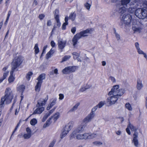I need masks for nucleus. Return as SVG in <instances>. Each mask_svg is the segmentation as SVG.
<instances>
[{
	"label": "nucleus",
	"instance_id": "nucleus-63",
	"mask_svg": "<svg viewBox=\"0 0 147 147\" xmlns=\"http://www.w3.org/2000/svg\"><path fill=\"white\" fill-rule=\"evenodd\" d=\"M19 109L18 110V108H17L16 109H15V115H16L18 114V113L19 112Z\"/></svg>",
	"mask_w": 147,
	"mask_h": 147
},
{
	"label": "nucleus",
	"instance_id": "nucleus-55",
	"mask_svg": "<svg viewBox=\"0 0 147 147\" xmlns=\"http://www.w3.org/2000/svg\"><path fill=\"white\" fill-rule=\"evenodd\" d=\"M57 27H58L57 26H57H55V25H54L53 27V28L51 32V35H52L53 34L54 31L55 30L56 28H57Z\"/></svg>",
	"mask_w": 147,
	"mask_h": 147
},
{
	"label": "nucleus",
	"instance_id": "nucleus-24",
	"mask_svg": "<svg viewBox=\"0 0 147 147\" xmlns=\"http://www.w3.org/2000/svg\"><path fill=\"white\" fill-rule=\"evenodd\" d=\"M42 84V83L37 82L36 85L35 86V91L39 92L40 91Z\"/></svg>",
	"mask_w": 147,
	"mask_h": 147
},
{
	"label": "nucleus",
	"instance_id": "nucleus-2",
	"mask_svg": "<svg viewBox=\"0 0 147 147\" xmlns=\"http://www.w3.org/2000/svg\"><path fill=\"white\" fill-rule=\"evenodd\" d=\"M13 94L11 88H6L5 95L2 97L1 100L0 104V109L4 106V102L5 101L7 104L10 103L13 98Z\"/></svg>",
	"mask_w": 147,
	"mask_h": 147
},
{
	"label": "nucleus",
	"instance_id": "nucleus-34",
	"mask_svg": "<svg viewBox=\"0 0 147 147\" xmlns=\"http://www.w3.org/2000/svg\"><path fill=\"white\" fill-rule=\"evenodd\" d=\"M37 123V120L35 118H33L30 121V124L32 125H34Z\"/></svg>",
	"mask_w": 147,
	"mask_h": 147
},
{
	"label": "nucleus",
	"instance_id": "nucleus-48",
	"mask_svg": "<svg viewBox=\"0 0 147 147\" xmlns=\"http://www.w3.org/2000/svg\"><path fill=\"white\" fill-rule=\"evenodd\" d=\"M45 17V15L44 14L42 13L39 15L38 18L41 20H42Z\"/></svg>",
	"mask_w": 147,
	"mask_h": 147
},
{
	"label": "nucleus",
	"instance_id": "nucleus-52",
	"mask_svg": "<svg viewBox=\"0 0 147 147\" xmlns=\"http://www.w3.org/2000/svg\"><path fill=\"white\" fill-rule=\"evenodd\" d=\"M59 99L60 100H62L63 99V98H64V95L63 94H59Z\"/></svg>",
	"mask_w": 147,
	"mask_h": 147
},
{
	"label": "nucleus",
	"instance_id": "nucleus-51",
	"mask_svg": "<svg viewBox=\"0 0 147 147\" xmlns=\"http://www.w3.org/2000/svg\"><path fill=\"white\" fill-rule=\"evenodd\" d=\"M93 143L96 145H100L102 144V143L100 142L95 141L93 142Z\"/></svg>",
	"mask_w": 147,
	"mask_h": 147
},
{
	"label": "nucleus",
	"instance_id": "nucleus-17",
	"mask_svg": "<svg viewBox=\"0 0 147 147\" xmlns=\"http://www.w3.org/2000/svg\"><path fill=\"white\" fill-rule=\"evenodd\" d=\"M15 71L11 69L10 71V75L8 78V81L9 83H11L13 82L15 80L14 75L13 76L14 71Z\"/></svg>",
	"mask_w": 147,
	"mask_h": 147
},
{
	"label": "nucleus",
	"instance_id": "nucleus-15",
	"mask_svg": "<svg viewBox=\"0 0 147 147\" xmlns=\"http://www.w3.org/2000/svg\"><path fill=\"white\" fill-rule=\"evenodd\" d=\"M7 68V67H4L2 69V71H5V72L3 73V76L0 78V83H1L3 80L6 78L9 74V71H6Z\"/></svg>",
	"mask_w": 147,
	"mask_h": 147
},
{
	"label": "nucleus",
	"instance_id": "nucleus-26",
	"mask_svg": "<svg viewBox=\"0 0 147 147\" xmlns=\"http://www.w3.org/2000/svg\"><path fill=\"white\" fill-rule=\"evenodd\" d=\"M25 89V86L23 84H22L19 86L18 87V90L21 92L22 93V95Z\"/></svg>",
	"mask_w": 147,
	"mask_h": 147
},
{
	"label": "nucleus",
	"instance_id": "nucleus-16",
	"mask_svg": "<svg viewBox=\"0 0 147 147\" xmlns=\"http://www.w3.org/2000/svg\"><path fill=\"white\" fill-rule=\"evenodd\" d=\"M37 108L33 112L32 115L36 114H40L41 113L45 110V107L42 106L41 107H37Z\"/></svg>",
	"mask_w": 147,
	"mask_h": 147
},
{
	"label": "nucleus",
	"instance_id": "nucleus-59",
	"mask_svg": "<svg viewBox=\"0 0 147 147\" xmlns=\"http://www.w3.org/2000/svg\"><path fill=\"white\" fill-rule=\"evenodd\" d=\"M26 131L28 132V134H31V132L30 129L29 127H27L26 129Z\"/></svg>",
	"mask_w": 147,
	"mask_h": 147
},
{
	"label": "nucleus",
	"instance_id": "nucleus-25",
	"mask_svg": "<svg viewBox=\"0 0 147 147\" xmlns=\"http://www.w3.org/2000/svg\"><path fill=\"white\" fill-rule=\"evenodd\" d=\"M136 87L137 89L139 90H140L143 87L142 81L139 79H138L137 80Z\"/></svg>",
	"mask_w": 147,
	"mask_h": 147
},
{
	"label": "nucleus",
	"instance_id": "nucleus-43",
	"mask_svg": "<svg viewBox=\"0 0 147 147\" xmlns=\"http://www.w3.org/2000/svg\"><path fill=\"white\" fill-rule=\"evenodd\" d=\"M104 104L105 103L104 102H103L102 101H100L96 106L100 108H101L104 105Z\"/></svg>",
	"mask_w": 147,
	"mask_h": 147
},
{
	"label": "nucleus",
	"instance_id": "nucleus-53",
	"mask_svg": "<svg viewBox=\"0 0 147 147\" xmlns=\"http://www.w3.org/2000/svg\"><path fill=\"white\" fill-rule=\"evenodd\" d=\"M55 140H53L52 142L50 144L49 147H53L55 144Z\"/></svg>",
	"mask_w": 147,
	"mask_h": 147
},
{
	"label": "nucleus",
	"instance_id": "nucleus-60",
	"mask_svg": "<svg viewBox=\"0 0 147 147\" xmlns=\"http://www.w3.org/2000/svg\"><path fill=\"white\" fill-rule=\"evenodd\" d=\"M9 30H8L6 33L4 40H5V39H6L8 35L9 34Z\"/></svg>",
	"mask_w": 147,
	"mask_h": 147
},
{
	"label": "nucleus",
	"instance_id": "nucleus-10",
	"mask_svg": "<svg viewBox=\"0 0 147 147\" xmlns=\"http://www.w3.org/2000/svg\"><path fill=\"white\" fill-rule=\"evenodd\" d=\"M71 123L69 122L66 125L64 128V130L63 131L62 134L61 135V138H63L68 133L72 127V125H71Z\"/></svg>",
	"mask_w": 147,
	"mask_h": 147
},
{
	"label": "nucleus",
	"instance_id": "nucleus-29",
	"mask_svg": "<svg viewBox=\"0 0 147 147\" xmlns=\"http://www.w3.org/2000/svg\"><path fill=\"white\" fill-rule=\"evenodd\" d=\"M34 53L35 55L37 54L39 52V48L38 47V44L36 43L35 44L34 47Z\"/></svg>",
	"mask_w": 147,
	"mask_h": 147
},
{
	"label": "nucleus",
	"instance_id": "nucleus-30",
	"mask_svg": "<svg viewBox=\"0 0 147 147\" xmlns=\"http://www.w3.org/2000/svg\"><path fill=\"white\" fill-rule=\"evenodd\" d=\"M130 1V0H121V5H127Z\"/></svg>",
	"mask_w": 147,
	"mask_h": 147
},
{
	"label": "nucleus",
	"instance_id": "nucleus-56",
	"mask_svg": "<svg viewBox=\"0 0 147 147\" xmlns=\"http://www.w3.org/2000/svg\"><path fill=\"white\" fill-rule=\"evenodd\" d=\"M52 24V22L51 20H49L47 21V26H50Z\"/></svg>",
	"mask_w": 147,
	"mask_h": 147
},
{
	"label": "nucleus",
	"instance_id": "nucleus-21",
	"mask_svg": "<svg viewBox=\"0 0 147 147\" xmlns=\"http://www.w3.org/2000/svg\"><path fill=\"white\" fill-rule=\"evenodd\" d=\"M65 22L62 24L61 28L62 30H65L66 29V26L68 25V18L67 16H66L65 18Z\"/></svg>",
	"mask_w": 147,
	"mask_h": 147
},
{
	"label": "nucleus",
	"instance_id": "nucleus-40",
	"mask_svg": "<svg viewBox=\"0 0 147 147\" xmlns=\"http://www.w3.org/2000/svg\"><path fill=\"white\" fill-rule=\"evenodd\" d=\"M80 102H78L77 104H76L70 110V111H74L80 105Z\"/></svg>",
	"mask_w": 147,
	"mask_h": 147
},
{
	"label": "nucleus",
	"instance_id": "nucleus-14",
	"mask_svg": "<svg viewBox=\"0 0 147 147\" xmlns=\"http://www.w3.org/2000/svg\"><path fill=\"white\" fill-rule=\"evenodd\" d=\"M112 94L113 96L109 97L107 99V103H109L110 105L115 104L118 98H119L118 96H117V95Z\"/></svg>",
	"mask_w": 147,
	"mask_h": 147
},
{
	"label": "nucleus",
	"instance_id": "nucleus-61",
	"mask_svg": "<svg viewBox=\"0 0 147 147\" xmlns=\"http://www.w3.org/2000/svg\"><path fill=\"white\" fill-rule=\"evenodd\" d=\"M115 34L116 37L118 40L120 39V36L117 33H116Z\"/></svg>",
	"mask_w": 147,
	"mask_h": 147
},
{
	"label": "nucleus",
	"instance_id": "nucleus-18",
	"mask_svg": "<svg viewBox=\"0 0 147 147\" xmlns=\"http://www.w3.org/2000/svg\"><path fill=\"white\" fill-rule=\"evenodd\" d=\"M45 77L46 74L45 73L40 74L36 79V80H38L37 82L42 84L43 80L45 79Z\"/></svg>",
	"mask_w": 147,
	"mask_h": 147
},
{
	"label": "nucleus",
	"instance_id": "nucleus-37",
	"mask_svg": "<svg viewBox=\"0 0 147 147\" xmlns=\"http://www.w3.org/2000/svg\"><path fill=\"white\" fill-rule=\"evenodd\" d=\"M137 50L138 53L139 54H143L144 55V57H147V56L146 54L145 53H144L142 50H141L140 48Z\"/></svg>",
	"mask_w": 147,
	"mask_h": 147
},
{
	"label": "nucleus",
	"instance_id": "nucleus-49",
	"mask_svg": "<svg viewBox=\"0 0 147 147\" xmlns=\"http://www.w3.org/2000/svg\"><path fill=\"white\" fill-rule=\"evenodd\" d=\"M76 27H72L71 29V31L72 33L74 34L76 32Z\"/></svg>",
	"mask_w": 147,
	"mask_h": 147
},
{
	"label": "nucleus",
	"instance_id": "nucleus-54",
	"mask_svg": "<svg viewBox=\"0 0 147 147\" xmlns=\"http://www.w3.org/2000/svg\"><path fill=\"white\" fill-rule=\"evenodd\" d=\"M51 45L52 47H54L55 46V43L54 41L52 40L51 42Z\"/></svg>",
	"mask_w": 147,
	"mask_h": 147
},
{
	"label": "nucleus",
	"instance_id": "nucleus-50",
	"mask_svg": "<svg viewBox=\"0 0 147 147\" xmlns=\"http://www.w3.org/2000/svg\"><path fill=\"white\" fill-rule=\"evenodd\" d=\"M88 88H85V87H83L81 88L80 89V91L81 92H83L85 91L86 89H88Z\"/></svg>",
	"mask_w": 147,
	"mask_h": 147
},
{
	"label": "nucleus",
	"instance_id": "nucleus-46",
	"mask_svg": "<svg viewBox=\"0 0 147 147\" xmlns=\"http://www.w3.org/2000/svg\"><path fill=\"white\" fill-rule=\"evenodd\" d=\"M72 54L74 55V58L75 57L76 59L78 58L79 56V54L76 52H73Z\"/></svg>",
	"mask_w": 147,
	"mask_h": 147
},
{
	"label": "nucleus",
	"instance_id": "nucleus-57",
	"mask_svg": "<svg viewBox=\"0 0 147 147\" xmlns=\"http://www.w3.org/2000/svg\"><path fill=\"white\" fill-rule=\"evenodd\" d=\"M47 45H46L44 47L43 49L42 52L43 53H45L46 49H47Z\"/></svg>",
	"mask_w": 147,
	"mask_h": 147
},
{
	"label": "nucleus",
	"instance_id": "nucleus-44",
	"mask_svg": "<svg viewBox=\"0 0 147 147\" xmlns=\"http://www.w3.org/2000/svg\"><path fill=\"white\" fill-rule=\"evenodd\" d=\"M50 115L47 113L44 116L42 119V121H45Z\"/></svg>",
	"mask_w": 147,
	"mask_h": 147
},
{
	"label": "nucleus",
	"instance_id": "nucleus-5",
	"mask_svg": "<svg viewBox=\"0 0 147 147\" xmlns=\"http://www.w3.org/2000/svg\"><path fill=\"white\" fill-rule=\"evenodd\" d=\"M119 86L115 85L113 86L111 91L108 94L109 95H111L112 94H115L119 98L124 93L125 90L124 89H121L119 90Z\"/></svg>",
	"mask_w": 147,
	"mask_h": 147
},
{
	"label": "nucleus",
	"instance_id": "nucleus-22",
	"mask_svg": "<svg viewBox=\"0 0 147 147\" xmlns=\"http://www.w3.org/2000/svg\"><path fill=\"white\" fill-rule=\"evenodd\" d=\"M57 100L56 98H54L52 102L49 104L47 108V110H49L56 103Z\"/></svg>",
	"mask_w": 147,
	"mask_h": 147
},
{
	"label": "nucleus",
	"instance_id": "nucleus-6",
	"mask_svg": "<svg viewBox=\"0 0 147 147\" xmlns=\"http://www.w3.org/2000/svg\"><path fill=\"white\" fill-rule=\"evenodd\" d=\"M135 15L139 19H144L147 17V10L144 8L137 9Z\"/></svg>",
	"mask_w": 147,
	"mask_h": 147
},
{
	"label": "nucleus",
	"instance_id": "nucleus-41",
	"mask_svg": "<svg viewBox=\"0 0 147 147\" xmlns=\"http://www.w3.org/2000/svg\"><path fill=\"white\" fill-rule=\"evenodd\" d=\"M91 4L86 2L84 4L85 7L88 10H89L91 6Z\"/></svg>",
	"mask_w": 147,
	"mask_h": 147
},
{
	"label": "nucleus",
	"instance_id": "nucleus-38",
	"mask_svg": "<svg viewBox=\"0 0 147 147\" xmlns=\"http://www.w3.org/2000/svg\"><path fill=\"white\" fill-rule=\"evenodd\" d=\"M70 58V56L69 55H65L62 58L61 62H63L67 61Z\"/></svg>",
	"mask_w": 147,
	"mask_h": 147
},
{
	"label": "nucleus",
	"instance_id": "nucleus-33",
	"mask_svg": "<svg viewBox=\"0 0 147 147\" xmlns=\"http://www.w3.org/2000/svg\"><path fill=\"white\" fill-rule=\"evenodd\" d=\"M51 118H49L46 121V123H45L43 125V127L44 128L46 127H47L49 126L51 123Z\"/></svg>",
	"mask_w": 147,
	"mask_h": 147
},
{
	"label": "nucleus",
	"instance_id": "nucleus-4",
	"mask_svg": "<svg viewBox=\"0 0 147 147\" xmlns=\"http://www.w3.org/2000/svg\"><path fill=\"white\" fill-rule=\"evenodd\" d=\"M24 59L21 56L16 57L11 63V69L15 71H18L17 68L22 64Z\"/></svg>",
	"mask_w": 147,
	"mask_h": 147
},
{
	"label": "nucleus",
	"instance_id": "nucleus-7",
	"mask_svg": "<svg viewBox=\"0 0 147 147\" xmlns=\"http://www.w3.org/2000/svg\"><path fill=\"white\" fill-rule=\"evenodd\" d=\"M97 108L98 107L96 106L92 108L90 113L84 119L83 121L84 122L87 123L92 120L95 115L94 112L96 110Z\"/></svg>",
	"mask_w": 147,
	"mask_h": 147
},
{
	"label": "nucleus",
	"instance_id": "nucleus-3",
	"mask_svg": "<svg viewBox=\"0 0 147 147\" xmlns=\"http://www.w3.org/2000/svg\"><path fill=\"white\" fill-rule=\"evenodd\" d=\"M130 129L132 131H135L133 135V138L132 142H134V145L136 146L137 147L138 145V133L136 132L137 130L136 127L131 124L130 122H129L127 127L126 129V132L129 135H130L131 134Z\"/></svg>",
	"mask_w": 147,
	"mask_h": 147
},
{
	"label": "nucleus",
	"instance_id": "nucleus-64",
	"mask_svg": "<svg viewBox=\"0 0 147 147\" xmlns=\"http://www.w3.org/2000/svg\"><path fill=\"white\" fill-rule=\"evenodd\" d=\"M58 69L57 68L56 69H55L54 70V73L55 74H58Z\"/></svg>",
	"mask_w": 147,
	"mask_h": 147
},
{
	"label": "nucleus",
	"instance_id": "nucleus-1",
	"mask_svg": "<svg viewBox=\"0 0 147 147\" xmlns=\"http://www.w3.org/2000/svg\"><path fill=\"white\" fill-rule=\"evenodd\" d=\"M85 127V126L83 125H81L77 127L70 136V139L74 138L76 136V138L78 140L90 139L93 138L94 136L93 134H90L89 133H85L82 134H77L81 133Z\"/></svg>",
	"mask_w": 147,
	"mask_h": 147
},
{
	"label": "nucleus",
	"instance_id": "nucleus-35",
	"mask_svg": "<svg viewBox=\"0 0 147 147\" xmlns=\"http://www.w3.org/2000/svg\"><path fill=\"white\" fill-rule=\"evenodd\" d=\"M11 11L9 10L8 12V14H7V17L6 18V21L5 22V24H6L7 23L9 17H10L11 14Z\"/></svg>",
	"mask_w": 147,
	"mask_h": 147
},
{
	"label": "nucleus",
	"instance_id": "nucleus-42",
	"mask_svg": "<svg viewBox=\"0 0 147 147\" xmlns=\"http://www.w3.org/2000/svg\"><path fill=\"white\" fill-rule=\"evenodd\" d=\"M19 124H20V123L19 122L17 125L16 126V127L14 129V130L13 131V132H12V134H11V136L10 140L12 136H13V135L14 133L17 130V128H18V127H19Z\"/></svg>",
	"mask_w": 147,
	"mask_h": 147
},
{
	"label": "nucleus",
	"instance_id": "nucleus-19",
	"mask_svg": "<svg viewBox=\"0 0 147 147\" xmlns=\"http://www.w3.org/2000/svg\"><path fill=\"white\" fill-rule=\"evenodd\" d=\"M66 44L65 41L59 40L58 41V47L60 49L62 50L65 46Z\"/></svg>",
	"mask_w": 147,
	"mask_h": 147
},
{
	"label": "nucleus",
	"instance_id": "nucleus-58",
	"mask_svg": "<svg viewBox=\"0 0 147 147\" xmlns=\"http://www.w3.org/2000/svg\"><path fill=\"white\" fill-rule=\"evenodd\" d=\"M135 47L137 49L139 48V44L138 43V42H136L135 44Z\"/></svg>",
	"mask_w": 147,
	"mask_h": 147
},
{
	"label": "nucleus",
	"instance_id": "nucleus-9",
	"mask_svg": "<svg viewBox=\"0 0 147 147\" xmlns=\"http://www.w3.org/2000/svg\"><path fill=\"white\" fill-rule=\"evenodd\" d=\"M132 16L130 15L124 14L122 17V20L125 25H129L131 22Z\"/></svg>",
	"mask_w": 147,
	"mask_h": 147
},
{
	"label": "nucleus",
	"instance_id": "nucleus-8",
	"mask_svg": "<svg viewBox=\"0 0 147 147\" xmlns=\"http://www.w3.org/2000/svg\"><path fill=\"white\" fill-rule=\"evenodd\" d=\"M77 69L76 66H69L65 67L62 70V72L64 74H69L75 72Z\"/></svg>",
	"mask_w": 147,
	"mask_h": 147
},
{
	"label": "nucleus",
	"instance_id": "nucleus-31",
	"mask_svg": "<svg viewBox=\"0 0 147 147\" xmlns=\"http://www.w3.org/2000/svg\"><path fill=\"white\" fill-rule=\"evenodd\" d=\"M33 73L32 71H29L27 74L26 78V79L28 81L30 79L32 76L33 75Z\"/></svg>",
	"mask_w": 147,
	"mask_h": 147
},
{
	"label": "nucleus",
	"instance_id": "nucleus-36",
	"mask_svg": "<svg viewBox=\"0 0 147 147\" xmlns=\"http://www.w3.org/2000/svg\"><path fill=\"white\" fill-rule=\"evenodd\" d=\"M59 112H57L54 115L53 117L54 120L55 121H56L57 119L59 118Z\"/></svg>",
	"mask_w": 147,
	"mask_h": 147
},
{
	"label": "nucleus",
	"instance_id": "nucleus-11",
	"mask_svg": "<svg viewBox=\"0 0 147 147\" xmlns=\"http://www.w3.org/2000/svg\"><path fill=\"white\" fill-rule=\"evenodd\" d=\"M48 99V96L47 95L45 98H40L37 101V103L36 105V107H41V106H45L46 105Z\"/></svg>",
	"mask_w": 147,
	"mask_h": 147
},
{
	"label": "nucleus",
	"instance_id": "nucleus-62",
	"mask_svg": "<svg viewBox=\"0 0 147 147\" xmlns=\"http://www.w3.org/2000/svg\"><path fill=\"white\" fill-rule=\"evenodd\" d=\"M111 80L112 81V82H115V78L111 76L110 77Z\"/></svg>",
	"mask_w": 147,
	"mask_h": 147
},
{
	"label": "nucleus",
	"instance_id": "nucleus-32",
	"mask_svg": "<svg viewBox=\"0 0 147 147\" xmlns=\"http://www.w3.org/2000/svg\"><path fill=\"white\" fill-rule=\"evenodd\" d=\"M125 107L128 110L131 111L132 110V108L131 105L129 102L126 103L125 105Z\"/></svg>",
	"mask_w": 147,
	"mask_h": 147
},
{
	"label": "nucleus",
	"instance_id": "nucleus-28",
	"mask_svg": "<svg viewBox=\"0 0 147 147\" xmlns=\"http://www.w3.org/2000/svg\"><path fill=\"white\" fill-rule=\"evenodd\" d=\"M126 8L124 7H122L119 9V12L121 14V16L126 11Z\"/></svg>",
	"mask_w": 147,
	"mask_h": 147
},
{
	"label": "nucleus",
	"instance_id": "nucleus-20",
	"mask_svg": "<svg viewBox=\"0 0 147 147\" xmlns=\"http://www.w3.org/2000/svg\"><path fill=\"white\" fill-rule=\"evenodd\" d=\"M77 34H76L74 37L72 39V41L73 43V45L75 46L77 44L78 40L80 38Z\"/></svg>",
	"mask_w": 147,
	"mask_h": 147
},
{
	"label": "nucleus",
	"instance_id": "nucleus-39",
	"mask_svg": "<svg viewBox=\"0 0 147 147\" xmlns=\"http://www.w3.org/2000/svg\"><path fill=\"white\" fill-rule=\"evenodd\" d=\"M54 53L53 50H52V49L48 52L46 54V56L48 58L50 57L51 55Z\"/></svg>",
	"mask_w": 147,
	"mask_h": 147
},
{
	"label": "nucleus",
	"instance_id": "nucleus-13",
	"mask_svg": "<svg viewBox=\"0 0 147 147\" xmlns=\"http://www.w3.org/2000/svg\"><path fill=\"white\" fill-rule=\"evenodd\" d=\"M54 18L56 21V24L57 26L58 27H59L61 26V23L60 21L59 9H56L54 11Z\"/></svg>",
	"mask_w": 147,
	"mask_h": 147
},
{
	"label": "nucleus",
	"instance_id": "nucleus-27",
	"mask_svg": "<svg viewBox=\"0 0 147 147\" xmlns=\"http://www.w3.org/2000/svg\"><path fill=\"white\" fill-rule=\"evenodd\" d=\"M136 9L135 7H129L127 9L128 12L129 13H135V12L136 11Z\"/></svg>",
	"mask_w": 147,
	"mask_h": 147
},
{
	"label": "nucleus",
	"instance_id": "nucleus-23",
	"mask_svg": "<svg viewBox=\"0 0 147 147\" xmlns=\"http://www.w3.org/2000/svg\"><path fill=\"white\" fill-rule=\"evenodd\" d=\"M76 17V14L75 12H71L69 16V18L72 21H74Z\"/></svg>",
	"mask_w": 147,
	"mask_h": 147
},
{
	"label": "nucleus",
	"instance_id": "nucleus-12",
	"mask_svg": "<svg viewBox=\"0 0 147 147\" xmlns=\"http://www.w3.org/2000/svg\"><path fill=\"white\" fill-rule=\"evenodd\" d=\"M93 31L92 29L88 28L77 33L80 38L82 37H85L88 36V34H91Z\"/></svg>",
	"mask_w": 147,
	"mask_h": 147
},
{
	"label": "nucleus",
	"instance_id": "nucleus-47",
	"mask_svg": "<svg viewBox=\"0 0 147 147\" xmlns=\"http://www.w3.org/2000/svg\"><path fill=\"white\" fill-rule=\"evenodd\" d=\"M56 108L55 107L54 108L52 109L51 110L49 111L47 113L50 115L54 111Z\"/></svg>",
	"mask_w": 147,
	"mask_h": 147
},
{
	"label": "nucleus",
	"instance_id": "nucleus-45",
	"mask_svg": "<svg viewBox=\"0 0 147 147\" xmlns=\"http://www.w3.org/2000/svg\"><path fill=\"white\" fill-rule=\"evenodd\" d=\"M31 136V134H26L24 135V138L25 139H28L30 138Z\"/></svg>",
	"mask_w": 147,
	"mask_h": 147
}]
</instances>
